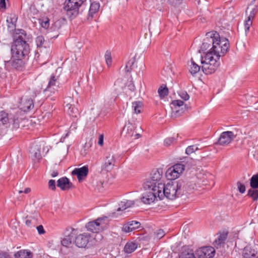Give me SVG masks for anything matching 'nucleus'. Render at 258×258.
<instances>
[{
    "label": "nucleus",
    "instance_id": "f257e3e1",
    "mask_svg": "<svg viewBox=\"0 0 258 258\" xmlns=\"http://www.w3.org/2000/svg\"><path fill=\"white\" fill-rule=\"evenodd\" d=\"M230 47L229 40L227 38H221L217 31L206 33V38L203 41L201 50L205 54L202 56L201 62L203 64L202 70L205 74L214 73L220 65L218 60L224 56Z\"/></svg>",
    "mask_w": 258,
    "mask_h": 258
},
{
    "label": "nucleus",
    "instance_id": "f03ea898",
    "mask_svg": "<svg viewBox=\"0 0 258 258\" xmlns=\"http://www.w3.org/2000/svg\"><path fill=\"white\" fill-rule=\"evenodd\" d=\"M159 185L157 187L159 199L162 200L163 197H166L171 200L192 192L196 186L195 183L187 179L170 181L166 185L164 183Z\"/></svg>",
    "mask_w": 258,
    "mask_h": 258
},
{
    "label": "nucleus",
    "instance_id": "7ed1b4c3",
    "mask_svg": "<svg viewBox=\"0 0 258 258\" xmlns=\"http://www.w3.org/2000/svg\"><path fill=\"white\" fill-rule=\"evenodd\" d=\"M11 45L13 57L25 58L30 53V46L27 42V34L23 29H15Z\"/></svg>",
    "mask_w": 258,
    "mask_h": 258
},
{
    "label": "nucleus",
    "instance_id": "20e7f679",
    "mask_svg": "<svg viewBox=\"0 0 258 258\" xmlns=\"http://www.w3.org/2000/svg\"><path fill=\"white\" fill-rule=\"evenodd\" d=\"M21 119L18 113L9 114L4 110L0 111V138L7 133V130L12 125V130H17L20 126Z\"/></svg>",
    "mask_w": 258,
    "mask_h": 258
},
{
    "label": "nucleus",
    "instance_id": "39448f33",
    "mask_svg": "<svg viewBox=\"0 0 258 258\" xmlns=\"http://www.w3.org/2000/svg\"><path fill=\"white\" fill-rule=\"evenodd\" d=\"M163 175L162 169H157L152 170L150 174V177L143 184L145 190H156L159 184H163L161 182Z\"/></svg>",
    "mask_w": 258,
    "mask_h": 258
},
{
    "label": "nucleus",
    "instance_id": "423d86ee",
    "mask_svg": "<svg viewBox=\"0 0 258 258\" xmlns=\"http://www.w3.org/2000/svg\"><path fill=\"white\" fill-rule=\"evenodd\" d=\"M86 0H66L63 9L68 18L75 19L79 14V8L86 3Z\"/></svg>",
    "mask_w": 258,
    "mask_h": 258
},
{
    "label": "nucleus",
    "instance_id": "0eeeda50",
    "mask_svg": "<svg viewBox=\"0 0 258 258\" xmlns=\"http://www.w3.org/2000/svg\"><path fill=\"white\" fill-rule=\"evenodd\" d=\"M95 238L90 233L84 232L75 237V245L79 248H89L95 244Z\"/></svg>",
    "mask_w": 258,
    "mask_h": 258
},
{
    "label": "nucleus",
    "instance_id": "6e6552de",
    "mask_svg": "<svg viewBox=\"0 0 258 258\" xmlns=\"http://www.w3.org/2000/svg\"><path fill=\"white\" fill-rule=\"evenodd\" d=\"M136 61V55L131 58L126 63L124 72V78L127 80L133 81L134 79L138 80L141 76H143V71H139L138 73L136 71V75L139 77H136L132 75L134 72V69L137 67L135 62Z\"/></svg>",
    "mask_w": 258,
    "mask_h": 258
},
{
    "label": "nucleus",
    "instance_id": "1a4fd4ad",
    "mask_svg": "<svg viewBox=\"0 0 258 258\" xmlns=\"http://www.w3.org/2000/svg\"><path fill=\"white\" fill-rule=\"evenodd\" d=\"M62 69L60 67L58 68L54 73H51L47 71H44L39 74L38 77L40 79H47L49 81H57L62 79Z\"/></svg>",
    "mask_w": 258,
    "mask_h": 258
},
{
    "label": "nucleus",
    "instance_id": "9d476101",
    "mask_svg": "<svg viewBox=\"0 0 258 258\" xmlns=\"http://www.w3.org/2000/svg\"><path fill=\"white\" fill-rule=\"evenodd\" d=\"M235 138L234 133L231 131L224 132L220 135L217 142L216 145L227 146L229 145Z\"/></svg>",
    "mask_w": 258,
    "mask_h": 258
},
{
    "label": "nucleus",
    "instance_id": "9b49d317",
    "mask_svg": "<svg viewBox=\"0 0 258 258\" xmlns=\"http://www.w3.org/2000/svg\"><path fill=\"white\" fill-rule=\"evenodd\" d=\"M215 255V249L212 246L203 247L196 251V258H213Z\"/></svg>",
    "mask_w": 258,
    "mask_h": 258
},
{
    "label": "nucleus",
    "instance_id": "f8f14e48",
    "mask_svg": "<svg viewBox=\"0 0 258 258\" xmlns=\"http://www.w3.org/2000/svg\"><path fill=\"white\" fill-rule=\"evenodd\" d=\"M149 191H146L143 194V197L141 198L142 201L145 204H150L153 203L155 199L158 197V189L156 190H149Z\"/></svg>",
    "mask_w": 258,
    "mask_h": 258
},
{
    "label": "nucleus",
    "instance_id": "ddd939ff",
    "mask_svg": "<svg viewBox=\"0 0 258 258\" xmlns=\"http://www.w3.org/2000/svg\"><path fill=\"white\" fill-rule=\"evenodd\" d=\"M102 220V218H98L96 220L88 222L85 227L88 231L98 233L101 230L100 222Z\"/></svg>",
    "mask_w": 258,
    "mask_h": 258
},
{
    "label": "nucleus",
    "instance_id": "4468645a",
    "mask_svg": "<svg viewBox=\"0 0 258 258\" xmlns=\"http://www.w3.org/2000/svg\"><path fill=\"white\" fill-rule=\"evenodd\" d=\"M115 162L113 155L109 154L105 158L104 163L101 166V171L108 172L113 169Z\"/></svg>",
    "mask_w": 258,
    "mask_h": 258
},
{
    "label": "nucleus",
    "instance_id": "2eb2a0df",
    "mask_svg": "<svg viewBox=\"0 0 258 258\" xmlns=\"http://www.w3.org/2000/svg\"><path fill=\"white\" fill-rule=\"evenodd\" d=\"M89 172L88 166H84L81 168H75L72 171L73 175H76L79 182L81 181L88 175Z\"/></svg>",
    "mask_w": 258,
    "mask_h": 258
},
{
    "label": "nucleus",
    "instance_id": "dca6fc26",
    "mask_svg": "<svg viewBox=\"0 0 258 258\" xmlns=\"http://www.w3.org/2000/svg\"><path fill=\"white\" fill-rule=\"evenodd\" d=\"M57 186L62 190H68L73 187V183L67 177H62L57 181Z\"/></svg>",
    "mask_w": 258,
    "mask_h": 258
},
{
    "label": "nucleus",
    "instance_id": "f3484780",
    "mask_svg": "<svg viewBox=\"0 0 258 258\" xmlns=\"http://www.w3.org/2000/svg\"><path fill=\"white\" fill-rule=\"evenodd\" d=\"M184 159V161H181L180 163H176L172 166V167L174 168L177 172H179L180 174L183 172L186 167L187 168L190 167V165L188 164V162L189 161H192V159L189 157H185Z\"/></svg>",
    "mask_w": 258,
    "mask_h": 258
},
{
    "label": "nucleus",
    "instance_id": "a211bd4d",
    "mask_svg": "<svg viewBox=\"0 0 258 258\" xmlns=\"http://www.w3.org/2000/svg\"><path fill=\"white\" fill-rule=\"evenodd\" d=\"M19 107L20 109L24 112H27L34 107V102L32 99H21Z\"/></svg>",
    "mask_w": 258,
    "mask_h": 258
},
{
    "label": "nucleus",
    "instance_id": "6ab92c4d",
    "mask_svg": "<svg viewBox=\"0 0 258 258\" xmlns=\"http://www.w3.org/2000/svg\"><path fill=\"white\" fill-rule=\"evenodd\" d=\"M141 226V223L136 221H132L124 224L122 227V230L124 232H130L139 228Z\"/></svg>",
    "mask_w": 258,
    "mask_h": 258
},
{
    "label": "nucleus",
    "instance_id": "aec40b11",
    "mask_svg": "<svg viewBox=\"0 0 258 258\" xmlns=\"http://www.w3.org/2000/svg\"><path fill=\"white\" fill-rule=\"evenodd\" d=\"M184 102L180 100H173L171 102V107L173 112L176 116H180L183 112L182 109L180 110L179 108L183 106Z\"/></svg>",
    "mask_w": 258,
    "mask_h": 258
},
{
    "label": "nucleus",
    "instance_id": "412c9836",
    "mask_svg": "<svg viewBox=\"0 0 258 258\" xmlns=\"http://www.w3.org/2000/svg\"><path fill=\"white\" fill-rule=\"evenodd\" d=\"M136 126L135 124L128 122L126 123L123 129V133L126 139L132 138L134 136Z\"/></svg>",
    "mask_w": 258,
    "mask_h": 258
},
{
    "label": "nucleus",
    "instance_id": "4be33fe9",
    "mask_svg": "<svg viewBox=\"0 0 258 258\" xmlns=\"http://www.w3.org/2000/svg\"><path fill=\"white\" fill-rule=\"evenodd\" d=\"M257 253V250L250 246H245L242 251L243 258H255Z\"/></svg>",
    "mask_w": 258,
    "mask_h": 258
},
{
    "label": "nucleus",
    "instance_id": "5701e85b",
    "mask_svg": "<svg viewBox=\"0 0 258 258\" xmlns=\"http://www.w3.org/2000/svg\"><path fill=\"white\" fill-rule=\"evenodd\" d=\"M13 60H8L5 61L6 63H8L11 64L12 67L14 68L19 70L22 69L24 66V62L23 60V59L25 58H20V57H15Z\"/></svg>",
    "mask_w": 258,
    "mask_h": 258
},
{
    "label": "nucleus",
    "instance_id": "b1692460",
    "mask_svg": "<svg viewBox=\"0 0 258 258\" xmlns=\"http://www.w3.org/2000/svg\"><path fill=\"white\" fill-rule=\"evenodd\" d=\"M179 258H196V254L194 253L193 250L190 249L187 246H183L181 248V252L179 254Z\"/></svg>",
    "mask_w": 258,
    "mask_h": 258
},
{
    "label": "nucleus",
    "instance_id": "393cba45",
    "mask_svg": "<svg viewBox=\"0 0 258 258\" xmlns=\"http://www.w3.org/2000/svg\"><path fill=\"white\" fill-rule=\"evenodd\" d=\"M258 0H253L249 5L247 10L250 9L248 18L252 20L257 12Z\"/></svg>",
    "mask_w": 258,
    "mask_h": 258
},
{
    "label": "nucleus",
    "instance_id": "a878e982",
    "mask_svg": "<svg viewBox=\"0 0 258 258\" xmlns=\"http://www.w3.org/2000/svg\"><path fill=\"white\" fill-rule=\"evenodd\" d=\"M180 174L179 172L172 167V166L169 168L166 172V176L168 180L170 181H174L175 179L178 178Z\"/></svg>",
    "mask_w": 258,
    "mask_h": 258
},
{
    "label": "nucleus",
    "instance_id": "bb28decb",
    "mask_svg": "<svg viewBox=\"0 0 258 258\" xmlns=\"http://www.w3.org/2000/svg\"><path fill=\"white\" fill-rule=\"evenodd\" d=\"M73 230L69 234L66 235L65 237L61 240V244L66 247H69L71 245L73 241H75V236L73 232Z\"/></svg>",
    "mask_w": 258,
    "mask_h": 258
},
{
    "label": "nucleus",
    "instance_id": "cd10ccee",
    "mask_svg": "<svg viewBox=\"0 0 258 258\" xmlns=\"http://www.w3.org/2000/svg\"><path fill=\"white\" fill-rule=\"evenodd\" d=\"M91 4L89 10V16L92 18H93L94 15L98 12L100 8V4L96 2H92L90 0Z\"/></svg>",
    "mask_w": 258,
    "mask_h": 258
},
{
    "label": "nucleus",
    "instance_id": "c85d7f7f",
    "mask_svg": "<svg viewBox=\"0 0 258 258\" xmlns=\"http://www.w3.org/2000/svg\"><path fill=\"white\" fill-rule=\"evenodd\" d=\"M57 87L58 86L55 85V82H48L47 87L44 90V92L46 94L48 93V96L51 95L57 90Z\"/></svg>",
    "mask_w": 258,
    "mask_h": 258
},
{
    "label": "nucleus",
    "instance_id": "c756f323",
    "mask_svg": "<svg viewBox=\"0 0 258 258\" xmlns=\"http://www.w3.org/2000/svg\"><path fill=\"white\" fill-rule=\"evenodd\" d=\"M14 256L15 258H32L33 253L27 250H21L17 252Z\"/></svg>",
    "mask_w": 258,
    "mask_h": 258
},
{
    "label": "nucleus",
    "instance_id": "7c9ffc66",
    "mask_svg": "<svg viewBox=\"0 0 258 258\" xmlns=\"http://www.w3.org/2000/svg\"><path fill=\"white\" fill-rule=\"evenodd\" d=\"M137 248V244L135 242H127L124 246V251L126 253L134 252Z\"/></svg>",
    "mask_w": 258,
    "mask_h": 258
},
{
    "label": "nucleus",
    "instance_id": "2f4dec72",
    "mask_svg": "<svg viewBox=\"0 0 258 258\" xmlns=\"http://www.w3.org/2000/svg\"><path fill=\"white\" fill-rule=\"evenodd\" d=\"M228 236V232H223L221 233L217 239L215 241V246L221 245L222 244L225 243V241L227 239Z\"/></svg>",
    "mask_w": 258,
    "mask_h": 258
},
{
    "label": "nucleus",
    "instance_id": "473e14b6",
    "mask_svg": "<svg viewBox=\"0 0 258 258\" xmlns=\"http://www.w3.org/2000/svg\"><path fill=\"white\" fill-rule=\"evenodd\" d=\"M26 225L29 227H35L38 224L37 219L34 217L27 216Z\"/></svg>",
    "mask_w": 258,
    "mask_h": 258
},
{
    "label": "nucleus",
    "instance_id": "72a5a7b5",
    "mask_svg": "<svg viewBox=\"0 0 258 258\" xmlns=\"http://www.w3.org/2000/svg\"><path fill=\"white\" fill-rule=\"evenodd\" d=\"M67 106H69L68 110L69 114L72 117L77 118L79 115L78 109L74 105L67 104Z\"/></svg>",
    "mask_w": 258,
    "mask_h": 258
},
{
    "label": "nucleus",
    "instance_id": "f704fd0d",
    "mask_svg": "<svg viewBox=\"0 0 258 258\" xmlns=\"http://www.w3.org/2000/svg\"><path fill=\"white\" fill-rule=\"evenodd\" d=\"M163 75L167 77V79H173L172 76H174V73L171 65L167 66L164 68Z\"/></svg>",
    "mask_w": 258,
    "mask_h": 258
},
{
    "label": "nucleus",
    "instance_id": "c9c22d12",
    "mask_svg": "<svg viewBox=\"0 0 258 258\" xmlns=\"http://www.w3.org/2000/svg\"><path fill=\"white\" fill-rule=\"evenodd\" d=\"M247 196L251 198L253 201H256L258 200V189H254L251 187L248 190Z\"/></svg>",
    "mask_w": 258,
    "mask_h": 258
},
{
    "label": "nucleus",
    "instance_id": "e433bc0d",
    "mask_svg": "<svg viewBox=\"0 0 258 258\" xmlns=\"http://www.w3.org/2000/svg\"><path fill=\"white\" fill-rule=\"evenodd\" d=\"M250 186L252 188L258 189V173L250 179Z\"/></svg>",
    "mask_w": 258,
    "mask_h": 258
},
{
    "label": "nucleus",
    "instance_id": "4c0bfd02",
    "mask_svg": "<svg viewBox=\"0 0 258 258\" xmlns=\"http://www.w3.org/2000/svg\"><path fill=\"white\" fill-rule=\"evenodd\" d=\"M191 64L189 72L191 74L194 75L200 71V67L194 61L192 58L191 59Z\"/></svg>",
    "mask_w": 258,
    "mask_h": 258
},
{
    "label": "nucleus",
    "instance_id": "58836bf2",
    "mask_svg": "<svg viewBox=\"0 0 258 258\" xmlns=\"http://www.w3.org/2000/svg\"><path fill=\"white\" fill-rule=\"evenodd\" d=\"M158 92L159 96L163 98L167 96L168 94V89L166 85H162L158 89Z\"/></svg>",
    "mask_w": 258,
    "mask_h": 258
},
{
    "label": "nucleus",
    "instance_id": "ea45409f",
    "mask_svg": "<svg viewBox=\"0 0 258 258\" xmlns=\"http://www.w3.org/2000/svg\"><path fill=\"white\" fill-rule=\"evenodd\" d=\"M135 205L134 201L128 200L126 202H121V207L119 208L118 210H125L128 208L131 207Z\"/></svg>",
    "mask_w": 258,
    "mask_h": 258
},
{
    "label": "nucleus",
    "instance_id": "a19ab883",
    "mask_svg": "<svg viewBox=\"0 0 258 258\" xmlns=\"http://www.w3.org/2000/svg\"><path fill=\"white\" fill-rule=\"evenodd\" d=\"M142 106V103L140 101H135L133 102L132 107L134 108V111L136 113L141 112V108Z\"/></svg>",
    "mask_w": 258,
    "mask_h": 258
},
{
    "label": "nucleus",
    "instance_id": "79ce46f5",
    "mask_svg": "<svg viewBox=\"0 0 258 258\" xmlns=\"http://www.w3.org/2000/svg\"><path fill=\"white\" fill-rule=\"evenodd\" d=\"M39 23L42 27L47 29L49 26V20L47 17H44L39 20Z\"/></svg>",
    "mask_w": 258,
    "mask_h": 258
},
{
    "label": "nucleus",
    "instance_id": "37998d69",
    "mask_svg": "<svg viewBox=\"0 0 258 258\" xmlns=\"http://www.w3.org/2000/svg\"><path fill=\"white\" fill-rule=\"evenodd\" d=\"M177 139L174 137H169L164 140L165 146L168 147L176 142Z\"/></svg>",
    "mask_w": 258,
    "mask_h": 258
},
{
    "label": "nucleus",
    "instance_id": "c03bdc74",
    "mask_svg": "<svg viewBox=\"0 0 258 258\" xmlns=\"http://www.w3.org/2000/svg\"><path fill=\"white\" fill-rule=\"evenodd\" d=\"M45 42L44 38L43 36L40 35L36 37V43L37 47H42Z\"/></svg>",
    "mask_w": 258,
    "mask_h": 258
},
{
    "label": "nucleus",
    "instance_id": "a18cd8bd",
    "mask_svg": "<svg viewBox=\"0 0 258 258\" xmlns=\"http://www.w3.org/2000/svg\"><path fill=\"white\" fill-rule=\"evenodd\" d=\"M198 149V147L195 145H191L187 147L185 150V153L187 155H189Z\"/></svg>",
    "mask_w": 258,
    "mask_h": 258
},
{
    "label": "nucleus",
    "instance_id": "49530a36",
    "mask_svg": "<svg viewBox=\"0 0 258 258\" xmlns=\"http://www.w3.org/2000/svg\"><path fill=\"white\" fill-rule=\"evenodd\" d=\"M183 0H167L169 5L176 7L182 4Z\"/></svg>",
    "mask_w": 258,
    "mask_h": 258
},
{
    "label": "nucleus",
    "instance_id": "de8ad7c7",
    "mask_svg": "<svg viewBox=\"0 0 258 258\" xmlns=\"http://www.w3.org/2000/svg\"><path fill=\"white\" fill-rule=\"evenodd\" d=\"M105 60L108 66H109L111 64L112 62V58L111 55V52L110 51H107L105 54Z\"/></svg>",
    "mask_w": 258,
    "mask_h": 258
},
{
    "label": "nucleus",
    "instance_id": "09e8293b",
    "mask_svg": "<svg viewBox=\"0 0 258 258\" xmlns=\"http://www.w3.org/2000/svg\"><path fill=\"white\" fill-rule=\"evenodd\" d=\"M30 152L32 154H33V157L35 159H40L41 158L40 150L38 149L37 151H35L33 150L32 148H31Z\"/></svg>",
    "mask_w": 258,
    "mask_h": 258
},
{
    "label": "nucleus",
    "instance_id": "8fccbe9b",
    "mask_svg": "<svg viewBox=\"0 0 258 258\" xmlns=\"http://www.w3.org/2000/svg\"><path fill=\"white\" fill-rule=\"evenodd\" d=\"M48 188L52 191L56 190V183L55 181L53 179H50L48 181Z\"/></svg>",
    "mask_w": 258,
    "mask_h": 258
},
{
    "label": "nucleus",
    "instance_id": "3c124183",
    "mask_svg": "<svg viewBox=\"0 0 258 258\" xmlns=\"http://www.w3.org/2000/svg\"><path fill=\"white\" fill-rule=\"evenodd\" d=\"M252 24V20L248 18V19L245 21V24H244V28H245V32L247 33L249 30L250 26Z\"/></svg>",
    "mask_w": 258,
    "mask_h": 258
},
{
    "label": "nucleus",
    "instance_id": "603ef678",
    "mask_svg": "<svg viewBox=\"0 0 258 258\" xmlns=\"http://www.w3.org/2000/svg\"><path fill=\"white\" fill-rule=\"evenodd\" d=\"M237 185L238 189L240 193L243 194L245 191V186L240 181L237 182Z\"/></svg>",
    "mask_w": 258,
    "mask_h": 258
},
{
    "label": "nucleus",
    "instance_id": "864d4df0",
    "mask_svg": "<svg viewBox=\"0 0 258 258\" xmlns=\"http://www.w3.org/2000/svg\"><path fill=\"white\" fill-rule=\"evenodd\" d=\"M156 237L157 239H161L165 234L164 231L162 229L158 230L155 233Z\"/></svg>",
    "mask_w": 258,
    "mask_h": 258
},
{
    "label": "nucleus",
    "instance_id": "5fc2aeb1",
    "mask_svg": "<svg viewBox=\"0 0 258 258\" xmlns=\"http://www.w3.org/2000/svg\"><path fill=\"white\" fill-rule=\"evenodd\" d=\"M180 97L182 99H183L185 101H186L187 100L189 99V95L186 92H181L179 94Z\"/></svg>",
    "mask_w": 258,
    "mask_h": 258
},
{
    "label": "nucleus",
    "instance_id": "6e6d98bb",
    "mask_svg": "<svg viewBox=\"0 0 258 258\" xmlns=\"http://www.w3.org/2000/svg\"><path fill=\"white\" fill-rule=\"evenodd\" d=\"M17 20V18H16L15 16H14L13 17H10L9 18H8L7 20V22L8 23H11L12 25H14L15 26V23H16Z\"/></svg>",
    "mask_w": 258,
    "mask_h": 258
},
{
    "label": "nucleus",
    "instance_id": "4d7b16f0",
    "mask_svg": "<svg viewBox=\"0 0 258 258\" xmlns=\"http://www.w3.org/2000/svg\"><path fill=\"white\" fill-rule=\"evenodd\" d=\"M36 229L38 231V232L39 234H43L45 233V231L43 228V227L42 225H40L39 226L36 225Z\"/></svg>",
    "mask_w": 258,
    "mask_h": 258
},
{
    "label": "nucleus",
    "instance_id": "13d9d810",
    "mask_svg": "<svg viewBox=\"0 0 258 258\" xmlns=\"http://www.w3.org/2000/svg\"><path fill=\"white\" fill-rule=\"evenodd\" d=\"M126 85H127L129 89L132 91H134L136 90V88L133 83V82H129V84H126Z\"/></svg>",
    "mask_w": 258,
    "mask_h": 258
},
{
    "label": "nucleus",
    "instance_id": "bf43d9fd",
    "mask_svg": "<svg viewBox=\"0 0 258 258\" xmlns=\"http://www.w3.org/2000/svg\"><path fill=\"white\" fill-rule=\"evenodd\" d=\"M0 8L5 9L6 8V0H0Z\"/></svg>",
    "mask_w": 258,
    "mask_h": 258
},
{
    "label": "nucleus",
    "instance_id": "052dcab7",
    "mask_svg": "<svg viewBox=\"0 0 258 258\" xmlns=\"http://www.w3.org/2000/svg\"><path fill=\"white\" fill-rule=\"evenodd\" d=\"M98 143L99 145H100V146L103 145V136L102 135H100L99 136Z\"/></svg>",
    "mask_w": 258,
    "mask_h": 258
},
{
    "label": "nucleus",
    "instance_id": "680f3d73",
    "mask_svg": "<svg viewBox=\"0 0 258 258\" xmlns=\"http://www.w3.org/2000/svg\"><path fill=\"white\" fill-rule=\"evenodd\" d=\"M30 191H31V189L29 187H27V188H26L24 191L21 190H19V193L21 194V193L24 192L25 194H28L29 192H30Z\"/></svg>",
    "mask_w": 258,
    "mask_h": 258
},
{
    "label": "nucleus",
    "instance_id": "e2e57ef3",
    "mask_svg": "<svg viewBox=\"0 0 258 258\" xmlns=\"http://www.w3.org/2000/svg\"><path fill=\"white\" fill-rule=\"evenodd\" d=\"M58 174V173L57 171H53L52 173H51V176L52 177H55L56 176H57Z\"/></svg>",
    "mask_w": 258,
    "mask_h": 258
},
{
    "label": "nucleus",
    "instance_id": "0e129e2a",
    "mask_svg": "<svg viewBox=\"0 0 258 258\" xmlns=\"http://www.w3.org/2000/svg\"><path fill=\"white\" fill-rule=\"evenodd\" d=\"M0 258H8L6 254L4 253H0Z\"/></svg>",
    "mask_w": 258,
    "mask_h": 258
},
{
    "label": "nucleus",
    "instance_id": "69168bd1",
    "mask_svg": "<svg viewBox=\"0 0 258 258\" xmlns=\"http://www.w3.org/2000/svg\"><path fill=\"white\" fill-rule=\"evenodd\" d=\"M134 136H135V139H138V138H140L141 136L140 134H136Z\"/></svg>",
    "mask_w": 258,
    "mask_h": 258
}]
</instances>
